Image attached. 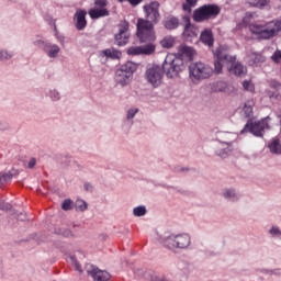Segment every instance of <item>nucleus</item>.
<instances>
[{"mask_svg":"<svg viewBox=\"0 0 281 281\" xmlns=\"http://www.w3.org/2000/svg\"><path fill=\"white\" fill-rule=\"evenodd\" d=\"M146 19L139 18L136 23V36L145 46H132L127 49L128 56H150L155 54V26L161 20L159 2L154 1L143 7Z\"/></svg>","mask_w":281,"mask_h":281,"instance_id":"nucleus-1","label":"nucleus"},{"mask_svg":"<svg viewBox=\"0 0 281 281\" xmlns=\"http://www.w3.org/2000/svg\"><path fill=\"white\" fill-rule=\"evenodd\" d=\"M215 72L221 74L223 67H227L229 74L234 76H245L247 74V68L240 63H236V57L227 53V48H218L215 52Z\"/></svg>","mask_w":281,"mask_h":281,"instance_id":"nucleus-2","label":"nucleus"},{"mask_svg":"<svg viewBox=\"0 0 281 281\" xmlns=\"http://www.w3.org/2000/svg\"><path fill=\"white\" fill-rule=\"evenodd\" d=\"M248 27L254 38L269 41L273 36H278V33L281 32V21H270L265 24L252 23Z\"/></svg>","mask_w":281,"mask_h":281,"instance_id":"nucleus-3","label":"nucleus"},{"mask_svg":"<svg viewBox=\"0 0 281 281\" xmlns=\"http://www.w3.org/2000/svg\"><path fill=\"white\" fill-rule=\"evenodd\" d=\"M160 245H162L169 251H182L189 249L192 245V237L189 234H171L162 239H160Z\"/></svg>","mask_w":281,"mask_h":281,"instance_id":"nucleus-4","label":"nucleus"},{"mask_svg":"<svg viewBox=\"0 0 281 281\" xmlns=\"http://www.w3.org/2000/svg\"><path fill=\"white\" fill-rule=\"evenodd\" d=\"M161 69L167 78H177L186 69V61L181 57L167 55Z\"/></svg>","mask_w":281,"mask_h":281,"instance_id":"nucleus-5","label":"nucleus"},{"mask_svg":"<svg viewBox=\"0 0 281 281\" xmlns=\"http://www.w3.org/2000/svg\"><path fill=\"white\" fill-rule=\"evenodd\" d=\"M135 71H137V64L133 61L123 64L115 71L114 82L120 85V87H126L127 85H131V80H133V74H135Z\"/></svg>","mask_w":281,"mask_h":281,"instance_id":"nucleus-6","label":"nucleus"},{"mask_svg":"<svg viewBox=\"0 0 281 281\" xmlns=\"http://www.w3.org/2000/svg\"><path fill=\"white\" fill-rule=\"evenodd\" d=\"M189 76L192 82L205 80L212 76V67L202 61L192 63L189 66Z\"/></svg>","mask_w":281,"mask_h":281,"instance_id":"nucleus-7","label":"nucleus"},{"mask_svg":"<svg viewBox=\"0 0 281 281\" xmlns=\"http://www.w3.org/2000/svg\"><path fill=\"white\" fill-rule=\"evenodd\" d=\"M145 78L154 89H157L164 81V69L159 65H151L147 68Z\"/></svg>","mask_w":281,"mask_h":281,"instance_id":"nucleus-8","label":"nucleus"},{"mask_svg":"<svg viewBox=\"0 0 281 281\" xmlns=\"http://www.w3.org/2000/svg\"><path fill=\"white\" fill-rule=\"evenodd\" d=\"M128 21H123L120 25L119 33L114 35V43L119 47H124L128 45V38H131V33H128Z\"/></svg>","mask_w":281,"mask_h":281,"instance_id":"nucleus-9","label":"nucleus"},{"mask_svg":"<svg viewBox=\"0 0 281 281\" xmlns=\"http://www.w3.org/2000/svg\"><path fill=\"white\" fill-rule=\"evenodd\" d=\"M269 120L270 119L267 117L258 122L247 123L244 131H249V133H252L256 137H262L265 130L269 128Z\"/></svg>","mask_w":281,"mask_h":281,"instance_id":"nucleus-10","label":"nucleus"},{"mask_svg":"<svg viewBox=\"0 0 281 281\" xmlns=\"http://www.w3.org/2000/svg\"><path fill=\"white\" fill-rule=\"evenodd\" d=\"M86 273L90 276L94 281H110L111 274L108 271L100 270L98 267L88 263L85 267Z\"/></svg>","mask_w":281,"mask_h":281,"instance_id":"nucleus-11","label":"nucleus"},{"mask_svg":"<svg viewBox=\"0 0 281 281\" xmlns=\"http://www.w3.org/2000/svg\"><path fill=\"white\" fill-rule=\"evenodd\" d=\"M212 18V4L202 5L193 11V21L195 23H203Z\"/></svg>","mask_w":281,"mask_h":281,"instance_id":"nucleus-12","label":"nucleus"},{"mask_svg":"<svg viewBox=\"0 0 281 281\" xmlns=\"http://www.w3.org/2000/svg\"><path fill=\"white\" fill-rule=\"evenodd\" d=\"M75 26L79 32H82L87 27V11L79 9L75 13Z\"/></svg>","mask_w":281,"mask_h":281,"instance_id":"nucleus-13","label":"nucleus"},{"mask_svg":"<svg viewBox=\"0 0 281 281\" xmlns=\"http://www.w3.org/2000/svg\"><path fill=\"white\" fill-rule=\"evenodd\" d=\"M195 55L196 50L186 44L180 45L178 48V58H181L182 60L183 58H188V60H193Z\"/></svg>","mask_w":281,"mask_h":281,"instance_id":"nucleus-14","label":"nucleus"},{"mask_svg":"<svg viewBox=\"0 0 281 281\" xmlns=\"http://www.w3.org/2000/svg\"><path fill=\"white\" fill-rule=\"evenodd\" d=\"M183 21L186 23L184 25V36L198 37L199 36V30L190 22V16H184Z\"/></svg>","mask_w":281,"mask_h":281,"instance_id":"nucleus-15","label":"nucleus"},{"mask_svg":"<svg viewBox=\"0 0 281 281\" xmlns=\"http://www.w3.org/2000/svg\"><path fill=\"white\" fill-rule=\"evenodd\" d=\"M14 177H19V170L12 169L8 172H0V188L4 186V183H10Z\"/></svg>","mask_w":281,"mask_h":281,"instance_id":"nucleus-16","label":"nucleus"},{"mask_svg":"<svg viewBox=\"0 0 281 281\" xmlns=\"http://www.w3.org/2000/svg\"><path fill=\"white\" fill-rule=\"evenodd\" d=\"M44 52L48 58H58V54H60V46L48 42V45L45 46Z\"/></svg>","mask_w":281,"mask_h":281,"instance_id":"nucleus-17","label":"nucleus"},{"mask_svg":"<svg viewBox=\"0 0 281 281\" xmlns=\"http://www.w3.org/2000/svg\"><path fill=\"white\" fill-rule=\"evenodd\" d=\"M109 14H111L109 12V9H98V8H93L89 10V16L92 20L95 19H102L104 16H109Z\"/></svg>","mask_w":281,"mask_h":281,"instance_id":"nucleus-18","label":"nucleus"},{"mask_svg":"<svg viewBox=\"0 0 281 281\" xmlns=\"http://www.w3.org/2000/svg\"><path fill=\"white\" fill-rule=\"evenodd\" d=\"M101 56H104L105 58H111L112 60H117L122 58V52L115 48H106L104 50H101Z\"/></svg>","mask_w":281,"mask_h":281,"instance_id":"nucleus-19","label":"nucleus"},{"mask_svg":"<svg viewBox=\"0 0 281 281\" xmlns=\"http://www.w3.org/2000/svg\"><path fill=\"white\" fill-rule=\"evenodd\" d=\"M200 41L207 47H212V30H204L200 35Z\"/></svg>","mask_w":281,"mask_h":281,"instance_id":"nucleus-20","label":"nucleus"},{"mask_svg":"<svg viewBox=\"0 0 281 281\" xmlns=\"http://www.w3.org/2000/svg\"><path fill=\"white\" fill-rule=\"evenodd\" d=\"M247 61L249 65H258L260 63H265V57L258 53H250L247 56Z\"/></svg>","mask_w":281,"mask_h":281,"instance_id":"nucleus-21","label":"nucleus"},{"mask_svg":"<svg viewBox=\"0 0 281 281\" xmlns=\"http://www.w3.org/2000/svg\"><path fill=\"white\" fill-rule=\"evenodd\" d=\"M180 23H179V18H169L164 22V26L166 27V30H177V27H179Z\"/></svg>","mask_w":281,"mask_h":281,"instance_id":"nucleus-22","label":"nucleus"},{"mask_svg":"<svg viewBox=\"0 0 281 281\" xmlns=\"http://www.w3.org/2000/svg\"><path fill=\"white\" fill-rule=\"evenodd\" d=\"M269 149H270V153H273L274 155H281L280 139L278 138L272 139L271 143L269 144Z\"/></svg>","mask_w":281,"mask_h":281,"instance_id":"nucleus-23","label":"nucleus"},{"mask_svg":"<svg viewBox=\"0 0 281 281\" xmlns=\"http://www.w3.org/2000/svg\"><path fill=\"white\" fill-rule=\"evenodd\" d=\"M249 5H252V8H267L269 5V0H246Z\"/></svg>","mask_w":281,"mask_h":281,"instance_id":"nucleus-24","label":"nucleus"},{"mask_svg":"<svg viewBox=\"0 0 281 281\" xmlns=\"http://www.w3.org/2000/svg\"><path fill=\"white\" fill-rule=\"evenodd\" d=\"M133 214L136 217L146 216L148 214V210L144 205H139L133 209Z\"/></svg>","mask_w":281,"mask_h":281,"instance_id":"nucleus-25","label":"nucleus"},{"mask_svg":"<svg viewBox=\"0 0 281 281\" xmlns=\"http://www.w3.org/2000/svg\"><path fill=\"white\" fill-rule=\"evenodd\" d=\"M14 56V53L8 49H0V60L5 63V60L12 59Z\"/></svg>","mask_w":281,"mask_h":281,"instance_id":"nucleus-26","label":"nucleus"},{"mask_svg":"<svg viewBox=\"0 0 281 281\" xmlns=\"http://www.w3.org/2000/svg\"><path fill=\"white\" fill-rule=\"evenodd\" d=\"M55 234L58 236H64V238H71V236H74V233L67 228H58L55 231Z\"/></svg>","mask_w":281,"mask_h":281,"instance_id":"nucleus-27","label":"nucleus"},{"mask_svg":"<svg viewBox=\"0 0 281 281\" xmlns=\"http://www.w3.org/2000/svg\"><path fill=\"white\" fill-rule=\"evenodd\" d=\"M244 113H245L246 117H251V114L254 113V102L248 101L244 105Z\"/></svg>","mask_w":281,"mask_h":281,"instance_id":"nucleus-28","label":"nucleus"},{"mask_svg":"<svg viewBox=\"0 0 281 281\" xmlns=\"http://www.w3.org/2000/svg\"><path fill=\"white\" fill-rule=\"evenodd\" d=\"M69 262H71V265L75 267L76 271H79L80 273H82V267L80 266V263L78 262V259L76 258V256L71 255L68 258Z\"/></svg>","mask_w":281,"mask_h":281,"instance_id":"nucleus-29","label":"nucleus"},{"mask_svg":"<svg viewBox=\"0 0 281 281\" xmlns=\"http://www.w3.org/2000/svg\"><path fill=\"white\" fill-rule=\"evenodd\" d=\"M224 199H228V201H236L238 198L236 195V191L228 189L224 192Z\"/></svg>","mask_w":281,"mask_h":281,"instance_id":"nucleus-30","label":"nucleus"},{"mask_svg":"<svg viewBox=\"0 0 281 281\" xmlns=\"http://www.w3.org/2000/svg\"><path fill=\"white\" fill-rule=\"evenodd\" d=\"M94 5L97 9L106 10V7L109 5V1L108 0H95Z\"/></svg>","mask_w":281,"mask_h":281,"instance_id":"nucleus-31","label":"nucleus"},{"mask_svg":"<svg viewBox=\"0 0 281 281\" xmlns=\"http://www.w3.org/2000/svg\"><path fill=\"white\" fill-rule=\"evenodd\" d=\"M243 88L245 89V91H250V93H254V91H256V86H254L251 81H244Z\"/></svg>","mask_w":281,"mask_h":281,"instance_id":"nucleus-32","label":"nucleus"},{"mask_svg":"<svg viewBox=\"0 0 281 281\" xmlns=\"http://www.w3.org/2000/svg\"><path fill=\"white\" fill-rule=\"evenodd\" d=\"M48 43H49V42H45V41H43V40H35V41L33 42V45H35V47H38L40 49H43V52H44V49H45V47L48 45Z\"/></svg>","mask_w":281,"mask_h":281,"instance_id":"nucleus-33","label":"nucleus"},{"mask_svg":"<svg viewBox=\"0 0 281 281\" xmlns=\"http://www.w3.org/2000/svg\"><path fill=\"white\" fill-rule=\"evenodd\" d=\"M0 210L4 212H10V210H12V204L0 199Z\"/></svg>","mask_w":281,"mask_h":281,"instance_id":"nucleus-34","label":"nucleus"},{"mask_svg":"<svg viewBox=\"0 0 281 281\" xmlns=\"http://www.w3.org/2000/svg\"><path fill=\"white\" fill-rule=\"evenodd\" d=\"M49 97L54 102H58V100H60V92L57 90H50Z\"/></svg>","mask_w":281,"mask_h":281,"instance_id":"nucleus-35","label":"nucleus"},{"mask_svg":"<svg viewBox=\"0 0 281 281\" xmlns=\"http://www.w3.org/2000/svg\"><path fill=\"white\" fill-rule=\"evenodd\" d=\"M137 113H139V109H130L126 114L127 120H133Z\"/></svg>","mask_w":281,"mask_h":281,"instance_id":"nucleus-36","label":"nucleus"},{"mask_svg":"<svg viewBox=\"0 0 281 281\" xmlns=\"http://www.w3.org/2000/svg\"><path fill=\"white\" fill-rule=\"evenodd\" d=\"M76 207H77V210H80V212H85V210H87V202H85L82 200H78L76 202Z\"/></svg>","mask_w":281,"mask_h":281,"instance_id":"nucleus-37","label":"nucleus"},{"mask_svg":"<svg viewBox=\"0 0 281 281\" xmlns=\"http://www.w3.org/2000/svg\"><path fill=\"white\" fill-rule=\"evenodd\" d=\"M61 210H65V212L71 210V200H65L61 204Z\"/></svg>","mask_w":281,"mask_h":281,"instance_id":"nucleus-38","label":"nucleus"},{"mask_svg":"<svg viewBox=\"0 0 281 281\" xmlns=\"http://www.w3.org/2000/svg\"><path fill=\"white\" fill-rule=\"evenodd\" d=\"M161 45H162V47H166L167 49H170V47H172V41H170L168 38H164L161 41Z\"/></svg>","mask_w":281,"mask_h":281,"instance_id":"nucleus-39","label":"nucleus"},{"mask_svg":"<svg viewBox=\"0 0 281 281\" xmlns=\"http://www.w3.org/2000/svg\"><path fill=\"white\" fill-rule=\"evenodd\" d=\"M217 14H221V8L218 5L213 4L212 5V16H217Z\"/></svg>","mask_w":281,"mask_h":281,"instance_id":"nucleus-40","label":"nucleus"},{"mask_svg":"<svg viewBox=\"0 0 281 281\" xmlns=\"http://www.w3.org/2000/svg\"><path fill=\"white\" fill-rule=\"evenodd\" d=\"M83 190H86V192H93V184H91V182H86L83 184Z\"/></svg>","mask_w":281,"mask_h":281,"instance_id":"nucleus-41","label":"nucleus"},{"mask_svg":"<svg viewBox=\"0 0 281 281\" xmlns=\"http://www.w3.org/2000/svg\"><path fill=\"white\" fill-rule=\"evenodd\" d=\"M270 234H271V236H281L280 228H278V227H272V228L270 229Z\"/></svg>","mask_w":281,"mask_h":281,"instance_id":"nucleus-42","label":"nucleus"},{"mask_svg":"<svg viewBox=\"0 0 281 281\" xmlns=\"http://www.w3.org/2000/svg\"><path fill=\"white\" fill-rule=\"evenodd\" d=\"M142 1H144V0H127L130 5H132L133 8L139 5V3H142Z\"/></svg>","mask_w":281,"mask_h":281,"instance_id":"nucleus-43","label":"nucleus"},{"mask_svg":"<svg viewBox=\"0 0 281 281\" xmlns=\"http://www.w3.org/2000/svg\"><path fill=\"white\" fill-rule=\"evenodd\" d=\"M254 16H255L254 13H246V16L244 18V23H249V21H251Z\"/></svg>","mask_w":281,"mask_h":281,"instance_id":"nucleus-44","label":"nucleus"},{"mask_svg":"<svg viewBox=\"0 0 281 281\" xmlns=\"http://www.w3.org/2000/svg\"><path fill=\"white\" fill-rule=\"evenodd\" d=\"M192 5H190V4H188V3H183L182 4V10L184 11V12H192Z\"/></svg>","mask_w":281,"mask_h":281,"instance_id":"nucleus-45","label":"nucleus"},{"mask_svg":"<svg viewBox=\"0 0 281 281\" xmlns=\"http://www.w3.org/2000/svg\"><path fill=\"white\" fill-rule=\"evenodd\" d=\"M34 166H36V158H31L27 168L32 169Z\"/></svg>","mask_w":281,"mask_h":281,"instance_id":"nucleus-46","label":"nucleus"},{"mask_svg":"<svg viewBox=\"0 0 281 281\" xmlns=\"http://www.w3.org/2000/svg\"><path fill=\"white\" fill-rule=\"evenodd\" d=\"M190 168L186 167H178L176 168V172H189Z\"/></svg>","mask_w":281,"mask_h":281,"instance_id":"nucleus-47","label":"nucleus"},{"mask_svg":"<svg viewBox=\"0 0 281 281\" xmlns=\"http://www.w3.org/2000/svg\"><path fill=\"white\" fill-rule=\"evenodd\" d=\"M186 2L194 8L199 3V0H186Z\"/></svg>","mask_w":281,"mask_h":281,"instance_id":"nucleus-48","label":"nucleus"},{"mask_svg":"<svg viewBox=\"0 0 281 281\" xmlns=\"http://www.w3.org/2000/svg\"><path fill=\"white\" fill-rule=\"evenodd\" d=\"M150 281H161V278H159L157 274H151Z\"/></svg>","mask_w":281,"mask_h":281,"instance_id":"nucleus-49","label":"nucleus"},{"mask_svg":"<svg viewBox=\"0 0 281 281\" xmlns=\"http://www.w3.org/2000/svg\"><path fill=\"white\" fill-rule=\"evenodd\" d=\"M221 88L215 89V91H225V83L221 82Z\"/></svg>","mask_w":281,"mask_h":281,"instance_id":"nucleus-50","label":"nucleus"},{"mask_svg":"<svg viewBox=\"0 0 281 281\" xmlns=\"http://www.w3.org/2000/svg\"><path fill=\"white\" fill-rule=\"evenodd\" d=\"M266 273L271 274V273H273V271H271V270H266Z\"/></svg>","mask_w":281,"mask_h":281,"instance_id":"nucleus-51","label":"nucleus"},{"mask_svg":"<svg viewBox=\"0 0 281 281\" xmlns=\"http://www.w3.org/2000/svg\"><path fill=\"white\" fill-rule=\"evenodd\" d=\"M124 1H128V0H119V3H124Z\"/></svg>","mask_w":281,"mask_h":281,"instance_id":"nucleus-52","label":"nucleus"},{"mask_svg":"<svg viewBox=\"0 0 281 281\" xmlns=\"http://www.w3.org/2000/svg\"><path fill=\"white\" fill-rule=\"evenodd\" d=\"M243 29V25H239V30Z\"/></svg>","mask_w":281,"mask_h":281,"instance_id":"nucleus-53","label":"nucleus"}]
</instances>
